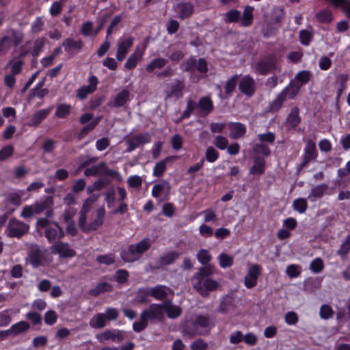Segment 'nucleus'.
Wrapping results in <instances>:
<instances>
[{
	"mask_svg": "<svg viewBox=\"0 0 350 350\" xmlns=\"http://www.w3.org/2000/svg\"><path fill=\"white\" fill-rule=\"evenodd\" d=\"M172 157H167L163 160L157 163L154 167L153 174L157 177L161 176L166 169L167 162L172 159Z\"/></svg>",
	"mask_w": 350,
	"mask_h": 350,
	"instance_id": "nucleus-38",
	"label": "nucleus"
},
{
	"mask_svg": "<svg viewBox=\"0 0 350 350\" xmlns=\"http://www.w3.org/2000/svg\"><path fill=\"white\" fill-rule=\"evenodd\" d=\"M29 224L12 217L6 227V234L10 238L20 239L29 232Z\"/></svg>",
	"mask_w": 350,
	"mask_h": 350,
	"instance_id": "nucleus-5",
	"label": "nucleus"
},
{
	"mask_svg": "<svg viewBox=\"0 0 350 350\" xmlns=\"http://www.w3.org/2000/svg\"><path fill=\"white\" fill-rule=\"evenodd\" d=\"M50 249L51 253L58 254L60 258H71L76 256V252L66 242L56 241Z\"/></svg>",
	"mask_w": 350,
	"mask_h": 350,
	"instance_id": "nucleus-7",
	"label": "nucleus"
},
{
	"mask_svg": "<svg viewBox=\"0 0 350 350\" xmlns=\"http://www.w3.org/2000/svg\"><path fill=\"white\" fill-rule=\"evenodd\" d=\"M167 61L163 57H158L152 59L146 67V70L148 72H153L155 69H161L163 68Z\"/></svg>",
	"mask_w": 350,
	"mask_h": 350,
	"instance_id": "nucleus-32",
	"label": "nucleus"
},
{
	"mask_svg": "<svg viewBox=\"0 0 350 350\" xmlns=\"http://www.w3.org/2000/svg\"><path fill=\"white\" fill-rule=\"evenodd\" d=\"M240 91L247 96H252L256 90L255 81L249 75L244 76L239 81Z\"/></svg>",
	"mask_w": 350,
	"mask_h": 350,
	"instance_id": "nucleus-12",
	"label": "nucleus"
},
{
	"mask_svg": "<svg viewBox=\"0 0 350 350\" xmlns=\"http://www.w3.org/2000/svg\"><path fill=\"white\" fill-rule=\"evenodd\" d=\"M174 10L178 14V18L185 20L193 15L194 13V5L189 1L180 2L174 6Z\"/></svg>",
	"mask_w": 350,
	"mask_h": 350,
	"instance_id": "nucleus-10",
	"label": "nucleus"
},
{
	"mask_svg": "<svg viewBox=\"0 0 350 350\" xmlns=\"http://www.w3.org/2000/svg\"><path fill=\"white\" fill-rule=\"evenodd\" d=\"M142 254L139 253L137 246L132 244L129 246L127 250H125L121 253L122 259L128 262H134L139 260Z\"/></svg>",
	"mask_w": 350,
	"mask_h": 350,
	"instance_id": "nucleus-18",
	"label": "nucleus"
},
{
	"mask_svg": "<svg viewBox=\"0 0 350 350\" xmlns=\"http://www.w3.org/2000/svg\"><path fill=\"white\" fill-rule=\"evenodd\" d=\"M213 268L211 265L204 266L199 269L198 273H196L193 276H199V279L202 281V278L204 277H208L213 273Z\"/></svg>",
	"mask_w": 350,
	"mask_h": 350,
	"instance_id": "nucleus-47",
	"label": "nucleus"
},
{
	"mask_svg": "<svg viewBox=\"0 0 350 350\" xmlns=\"http://www.w3.org/2000/svg\"><path fill=\"white\" fill-rule=\"evenodd\" d=\"M312 36L313 34L308 30H301L299 32L300 42L305 46H308L310 44Z\"/></svg>",
	"mask_w": 350,
	"mask_h": 350,
	"instance_id": "nucleus-55",
	"label": "nucleus"
},
{
	"mask_svg": "<svg viewBox=\"0 0 350 350\" xmlns=\"http://www.w3.org/2000/svg\"><path fill=\"white\" fill-rule=\"evenodd\" d=\"M150 142V135L148 133L134 135L131 139L126 141V144H128L126 152H131L139 146L147 144Z\"/></svg>",
	"mask_w": 350,
	"mask_h": 350,
	"instance_id": "nucleus-13",
	"label": "nucleus"
},
{
	"mask_svg": "<svg viewBox=\"0 0 350 350\" xmlns=\"http://www.w3.org/2000/svg\"><path fill=\"white\" fill-rule=\"evenodd\" d=\"M252 10L253 8L251 7H247L244 10L243 16L241 18V23L243 26L246 27L252 23L253 19Z\"/></svg>",
	"mask_w": 350,
	"mask_h": 350,
	"instance_id": "nucleus-42",
	"label": "nucleus"
},
{
	"mask_svg": "<svg viewBox=\"0 0 350 350\" xmlns=\"http://www.w3.org/2000/svg\"><path fill=\"white\" fill-rule=\"evenodd\" d=\"M134 38L133 37L126 38L120 40L118 44V50L116 52V59L118 61H122L127 55L129 49L133 44Z\"/></svg>",
	"mask_w": 350,
	"mask_h": 350,
	"instance_id": "nucleus-14",
	"label": "nucleus"
},
{
	"mask_svg": "<svg viewBox=\"0 0 350 350\" xmlns=\"http://www.w3.org/2000/svg\"><path fill=\"white\" fill-rule=\"evenodd\" d=\"M219 264L222 268H226L232 265L233 262L232 257L222 253L219 256Z\"/></svg>",
	"mask_w": 350,
	"mask_h": 350,
	"instance_id": "nucleus-57",
	"label": "nucleus"
},
{
	"mask_svg": "<svg viewBox=\"0 0 350 350\" xmlns=\"http://www.w3.org/2000/svg\"><path fill=\"white\" fill-rule=\"evenodd\" d=\"M208 344L202 338H198L191 342L190 345L191 350H206Z\"/></svg>",
	"mask_w": 350,
	"mask_h": 350,
	"instance_id": "nucleus-49",
	"label": "nucleus"
},
{
	"mask_svg": "<svg viewBox=\"0 0 350 350\" xmlns=\"http://www.w3.org/2000/svg\"><path fill=\"white\" fill-rule=\"evenodd\" d=\"M161 306L163 307V312H165L170 319H176L182 313L181 308L174 305L170 299H165Z\"/></svg>",
	"mask_w": 350,
	"mask_h": 350,
	"instance_id": "nucleus-16",
	"label": "nucleus"
},
{
	"mask_svg": "<svg viewBox=\"0 0 350 350\" xmlns=\"http://www.w3.org/2000/svg\"><path fill=\"white\" fill-rule=\"evenodd\" d=\"M89 85H85L77 91V96L81 99L83 100L85 99L88 94H92L94 92L97 87L98 84V79L95 76H91L89 78Z\"/></svg>",
	"mask_w": 350,
	"mask_h": 350,
	"instance_id": "nucleus-15",
	"label": "nucleus"
},
{
	"mask_svg": "<svg viewBox=\"0 0 350 350\" xmlns=\"http://www.w3.org/2000/svg\"><path fill=\"white\" fill-rule=\"evenodd\" d=\"M350 250V235H348L342 243L337 254L340 256H346Z\"/></svg>",
	"mask_w": 350,
	"mask_h": 350,
	"instance_id": "nucleus-52",
	"label": "nucleus"
},
{
	"mask_svg": "<svg viewBox=\"0 0 350 350\" xmlns=\"http://www.w3.org/2000/svg\"><path fill=\"white\" fill-rule=\"evenodd\" d=\"M96 126V122H91L90 124L85 126L80 131L77 135V138L79 140L82 139L85 136L88 135L89 132L92 131L95 126Z\"/></svg>",
	"mask_w": 350,
	"mask_h": 350,
	"instance_id": "nucleus-63",
	"label": "nucleus"
},
{
	"mask_svg": "<svg viewBox=\"0 0 350 350\" xmlns=\"http://www.w3.org/2000/svg\"><path fill=\"white\" fill-rule=\"evenodd\" d=\"M327 189L328 185L325 183L318 185L312 189L308 198L311 201H314L316 199L321 198L326 192Z\"/></svg>",
	"mask_w": 350,
	"mask_h": 350,
	"instance_id": "nucleus-28",
	"label": "nucleus"
},
{
	"mask_svg": "<svg viewBox=\"0 0 350 350\" xmlns=\"http://www.w3.org/2000/svg\"><path fill=\"white\" fill-rule=\"evenodd\" d=\"M29 324L26 321H20L13 325L10 328L12 335L16 336L29 329Z\"/></svg>",
	"mask_w": 350,
	"mask_h": 350,
	"instance_id": "nucleus-37",
	"label": "nucleus"
},
{
	"mask_svg": "<svg viewBox=\"0 0 350 350\" xmlns=\"http://www.w3.org/2000/svg\"><path fill=\"white\" fill-rule=\"evenodd\" d=\"M265 160L260 157L254 158V165L250 169V174L254 175H262L265 172Z\"/></svg>",
	"mask_w": 350,
	"mask_h": 350,
	"instance_id": "nucleus-27",
	"label": "nucleus"
},
{
	"mask_svg": "<svg viewBox=\"0 0 350 350\" xmlns=\"http://www.w3.org/2000/svg\"><path fill=\"white\" fill-rule=\"evenodd\" d=\"M214 326V322L208 314H196L184 329L185 334L189 337L207 336Z\"/></svg>",
	"mask_w": 350,
	"mask_h": 350,
	"instance_id": "nucleus-1",
	"label": "nucleus"
},
{
	"mask_svg": "<svg viewBox=\"0 0 350 350\" xmlns=\"http://www.w3.org/2000/svg\"><path fill=\"white\" fill-rule=\"evenodd\" d=\"M143 51L139 47H137L135 51L129 57L124 64V68L127 70L133 69L137 64L138 62L142 58Z\"/></svg>",
	"mask_w": 350,
	"mask_h": 350,
	"instance_id": "nucleus-23",
	"label": "nucleus"
},
{
	"mask_svg": "<svg viewBox=\"0 0 350 350\" xmlns=\"http://www.w3.org/2000/svg\"><path fill=\"white\" fill-rule=\"evenodd\" d=\"M301 88L291 80L288 86H286L270 104L271 111H278L282 106L284 102L287 99H293Z\"/></svg>",
	"mask_w": 350,
	"mask_h": 350,
	"instance_id": "nucleus-3",
	"label": "nucleus"
},
{
	"mask_svg": "<svg viewBox=\"0 0 350 350\" xmlns=\"http://www.w3.org/2000/svg\"><path fill=\"white\" fill-rule=\"evenodd\" d=\"M205 155L206 160L211 163L215 161L219 157L217 151L212 146L207 148Z\"/></svg>",
	"mask_w": 350,
	"mask_h": 350,
	"instance_id": "nucleus-60",
	"label": "nucleus"
},
{
	"mask_svg": "<svg viewBox=\"0 0 350 350\" xmlns=\"http://www.w3.org/2000/svg\"><path fill=\"white\" fill-rule=\"evenodd\" d=\"M316 16L319 22L323 23H329L332 20V14L327 10H322L317 13Z\"/></svg>",
	"mask_w": 350,
	"mask_h": 350,
	"instance_id": "nucleus-56",
	"label": "nucleus"
},
{
	"mask_svg": "<svg viewBox=\"0 0 350 350\" xmlns=\"http://www.w3.org/2000/svg\"><path fill=\"white\" fill-rule=\"evenodd\" d=\"M253 151L256 154H262L265 157L271 154L269 148L263 143L256 144L253 147Z\"/></svg>",
	"mask_w": 350,
	"mask_h": 350,
	"instance_id": "nucleus-43",
	"label": "nucleus"
},
{
	"mask_svg": "<svg viewBox=\"0 0 350 350\" xmlns=\"http://www.w3.org/2000/svg\"><path fill=\"white\" fill-rule=\"evenodd\" d=\"M169 288L166 287L165 286L157 285L154 287L149 288L148 294H149L150 296L154 297L157 300L165 301L167 295V290Z\"/></svg>",
	"mask_w": 350,
	"mask_h": 350,
	"instance_id": "nucleus-24",
	"label": "nucleus"
},
{
	"mask_svg": "<svg viewBox=\"0 0 350 350\" xmlns=\"http://www.w3.org/2000/svg\"><path fill=\"white\" fill-rule=\"evenodd\" d=\"M239 77V75H235L228 80L224 87L225 92L227 94H230L234 92L237 86Z\"/></svg>",
	"mask_w": 350,
	"mask_h": 350,
	"instance_id": "nucleus-41",
	"label": "nucleus"
},
{
	"mask_svg": "<svg viewBox=\"0 0 350 350\" xmlns=\"http://www.w3.org/2000/svg\"><path fill=\"white\" fill-rule=\"evenodd\" d=\"M164 319L165 315L161 304H152L148 308L142 312L140 320L133 323V328L135 332H140L147 327L148 321L152 323L155 321L161 322Z\"/></svg>",
	"mask_w": 350,
	"mask_h": 350,
	"instance_id": "nucleus-2",
	"label": "nucleus"
},
{
	"mask_svg": "<svg viewBox=\"0 0 350 350\" xmlns=\"http://www.w3.org/2000/svg\"><path fill=\"white\" fill-rule=\"evenodd\" d=\"M334 314L333 310L328 305H323L320 309V316L323 319H328Z\"/></svg>",
	"mask_w": 350,
	"mask_h": 350,
	"instance_id": "nucleus-61",
	"label": "nucleus"
},
{
	"mask_svg": "<svg viewBox=\"0 0 350 350\" xmlns=\"http://www.w3.org/2000/svg\"><path fill=\"white\" fill-rule=\"evenodd\" d=\"M62 46L66 52H70L72 49L80 51L83 46V42L81 39L75 40L72 38H68L63 41Z\"/></svg>",
	"mask_w": 350,
	"mask_h": 350,
	"instance_id": "nucleus-26",
	"label": "nucleus"
},
{
	"mask_svg": "<svg viewBox=\"0 0 350 350\" xmlns=\"http://www.w3.org/2000/svg\"><path fill=\"white\" fill-rule=\"evenodd\" d=\"M129 92L127 90H123L119 92L113 99V107H120L123 106L129 100Z\"/></svg>",
	"mask_w": 350,
	"mask_h": 350,
	"instance_id": "nucleus-34",
	"label": "nucleus"
},
{
	"mask_svg": "<svg viewBox=\"0 0 350 350\" xmlns=\"http://www.w3.org/2000/svg\"><path fill=\"white\" fill-rule=\"evenodd\" d=\"M310 72L308 70H303L299 72L295 77L293 79H292L295 83L299 85V86L301 88V87L307 83L310 78Z\"/></svg>",
	"mask_w": 350,
	"mask_h": 350,
	"instance_id": "nucleus-36",
	"label": "nucleus"
},
{
	"mask_svg": "<svg viewBox=\"0 0 350 350\" xmlns=\"http://www.w3.org/2000/svg\"><path fill=\"white\" fill-rule=\"evenodd\" d=\"M198 260L202 265H206L211 259V256L206 250H200L197 254Z\"/></svg>",
	"mask_w": 350,
	"mask_h": 350,
	"instance_id": "nucleus-58",
	"label": "nucleus"
},
{
	"mask_svg": "<svg viewBox=\"0 0 350 350\" xmlns=\"http://www.w3.org/2000/svg\"><path fill=\"white\" fill-rule=\"evenodd\" d=\"M299 109L297 107H293L286 119V125L291 129H295L301 121Z\"/></svg>",
	"mask_w": 350,
	"mask_h": 350,
	"instance_id": "nucleus-25",
	"label": "nucleus"
},
{
	"mask_svg": "<svg viewBox=\"0 0 350 350\" xmlns=\"http://www.w3.org/2000/svg\"><path fill=\"white\" fill-rule=\"evenodd\" d=\"M184 89V84L183 82L177 80L170 85V90L166 92L165 100L174 97L178 99L183 96V90Z\"/></svg>",
	"mask_w": 350,
	"mask_h": 350,
	"instance_id": "nucleus-21",
	"label": "nucleus"
},
{
	"mask_svg": "<svg viewBox=\"0 0 350 350\" xmlns=\"http://www.w3.org/2000/svg\"><path fill=\"white\" fill-rule=\"evenodd\" d=\"M96 338L100 342H104L107 340L120 342L123 340L122 333L120 331L106 330L96 335Z\"/></svg>",
	"mask_w": 350,
	"mask_h": 350,
	"instance_id": "nucleus-19",
	"label": "nucleus"
},
{
	"mask_svg": "<svg viewBox=\"0 0 350 350\" xmlns=\"http://www.w3.org/2000/svg\"><path fill=\"white\" fill-rule=\"evenodd\" d=\"M148 293V288H141L139 289L136 295L135 301L140 304L148 303V300L147 297L150 296Z\"/></svg>",
	"mask_w": 350,
	"mask_h": 350,
	"instance_id": "nucleus-54",
	"label": "nucleus"
},
{
	"mask_svg": "<svg viewBox=\"0 0 350 350\" xmlns=\"http://www.w3.org/2000/svg\"><path fill=\"white\" fill-rule=\"evenodd\" d=\"M107 317L103 313L96 314L90 321V325L94 329L103 328L106 325Z\"/></svg>",
	"mask_w": 350,
	"mask_h": 350,
	"instance_id": "nucleus-31",
	"label": "nucleus"
},
{
	"mask_svg": "<svg viewBox=\"0 0 350 350\" xmlns=\"http://www.w3.org/2000/svg\"><path fill=\"white\" fill-rule=\"evenodd\" d=\"M278 60L275 55L269 54L264 57L258 62L255 67V70L260 75H267L269 72L278 68Z\"/></svg>",
	"mask_w": 350,
	"mask_h": 350,
	"instance_id": "nucleus-6",
	"label": "nucleus"
},
{
	"mask_svg": "<svg viewBox=\"0 0 350 350\" xmlns=\"http://www.w3.org/2000/svg\"><path fill=\"white\" fill-rule=\"evenodd\" d=\"M293 207L299 213H304L308 208L307 201L305 198H297L293 201Z\"/></svg>",
	"mask_w": 350,
	"mask_h": 350,
	"instance_id": "nucleus-39",
	"label": "nucleus"
},
{
	"mask_svg": "<svg viewBox=\"0 0 350 350\" xmlns=\"http://www.w3.org/2000/svg\"><path fill=\"white\" fill-rule=\"evenodd\" d=\"M53 205V199L52 196H47L45 200L41 202H36L33 204L36 214H40L44 211L50 208Z\"/></svg>",
	"mask_w": 350,
	"mask_h": 350,
	"instance_id": "nucleus-29",
	"label": "nucleus"
},
{
	"mask_svg": "<svg viewBox=\"0 0 350 350\" xmlns=\"http://www.w3.org/2000/svg\"><path fill=\"white\" fill-rule=\"evenodd\" d=\"M96 260L100 264L110 265L115 262L114 255L112 254L98 256Z\"/></svg>",
	"mask_w": 350,
	"mask_h": 350,
	"instance_id": "nucleus-48",
	"label": "nucleus"
},
{
	"mask_svg": "<svg viewBox=\"0 0 350 350\" xmlns=\"http://www.w3.org/2000/svg\"><path fill=\"white\" fill-rule=\"evenodd\" d=\"M179 256V254L176 252H171L165 256L160 257V263L162 265H168L173 263Z\"/></svg>",
	"mask_w": 350,
	"mask_h": 350,
	"instance_id": "nucleus-40",
	"label": "nucleus"
},
{
	"mask_svg": "<svg viewBox=\"0 0 350 350\" xmlns=\"http://www.w3.org/2000/svg\"><path fill=\"white\" fill-rule=\"evenodd\" d=\"M112 289V286L107 282L98 283L96 287L90 291L89 294L92 296L96 297L100 293L109 292Z\"/></svg>",
	"mask_w": 350,
	"mask_h": 350,
	"instance_id": "nucleus-35",
	"label": "nucleus"
},
{
	"mask_svg": "<svg viewBox=\"0 0 350 350\" xmlns=\"http://www.w3.org/2000/svg\"><path fill=\"white\" fill-rule=\"evenodd\" d=\"M11 66V72L13 75H18L21 72L23 62L20 59H12L9 62Z\"/></svg>",
	"mask_w": 350,
	"mask_h": 350,
	"instance_id": "nucleus-50",
	"label": "nucleus"
},
{
	"mask_svg": "<svg viewBox=\"0 0 350 350\" xmlns=\"http://www.w3.org/2000/svg\"><path fill=\"white\" fill-rule=\"evenodd\" d=\"M70 112V106L66 104H61L57 106L55 116L59 118L66 117Z\"/></svg>",
	"mask_w": 350,
	"mask_h": 350,
	"instance_id": "nucleus-45",
	"label": "nucleus"
},
{
	"mask_svg": "<svg viewBox=\"0 0 350 350\" xmlns=\"http://www.w3.org/2000/svg\"><path fill=\"white\" fill-rule=\"evenodd\" d=\"M12 44V39L8 36H5L0 40V53H5L8 52Z\"/></svg>",
	"mask_w": 350,
	"mask_h": 350,
	"instance_id": "nucleus-51",
	"label": "nucleus"
},
{
	"mask_svg": "<svg viewBox=\"0 0 350 350\" xmlns=\"http://www.w3.org/2000/svg\"><path fill=\"white\" fill-rule=\"evenodd\" d=\"M51 109H44L37 111L29 120L27 125L29 126L37 127L51 113Z\"/></svg>",
	"mask_w": 350,
	"mask_h": 350,
	"instance_id": "nucleus-20",
	"label": "nucleus"
},
{
	"mask_svg": "<svg viewBox=\"0 0 350 350\" xmlns=\"http://www.w3.org/2000/svg\"><path fill=\"white\" fill-rule=\"evenodd\" d=\"M230 129V137L233 139H239L243 137L246 133V128L244 124L240 122H231L228 124Z\"/></svg>",
	"mask_w": 350,
	"mask_h": 350,
	"instance_id": "nucleus-22",
	"label": "nucleus"
},
{
	"mask_svg": "<svg viewBox=\"0 0 350 350\" xmlns=\"http://www.w3.org/2000/svg\"><path fill=\"white\" fill-rule=\"evenodd\" d=\"M29 257L33 267H36L42 264V252L39 248H33L29 254Z\"/></svg>",
	"mask_w": 350,
	"mask_h": 350,
	"instance_id": "nucleus-30",
	"label": "nucleus"
},
{
	"mask_svg": "<svg viewBox=\"0 0 350 350\" xmlns=\"http://www.w3.org/2000/svg\"><path fill=\"white\" fill-rule=\"evenodd\" d=\"M317 156L316 144L313 141L309 140L305 147L303 161L299 164L298 170H301L304 168L309 162L315 159Z\"/></svg>",
	"mask_w": 350,
	"mask_h": 350,
	"instance_id": "nucleus-8",
	"label": "nucleus"
},
{
	"mask_svg": "<svg viewBox=\"0 0 350 350\" xmlns=\"http://www.w3.org/2000/svg\"><path fill=\"white\" fill-rule=\"evenodd\" d=\"M197 105L204 112V115L210 113L213 109V102L211 99L207 96L202 97Z\"/></svg>",
	"mask_w": 350,
	"mask_h": 350,
	"instance_id": "nucleus-33",
	"label": "nucleus"
},
{
	"mask_svg": "<svg viewBox=\"0 0 350 350\" xmlns=\"http://www.w3.org/2000/svg\"><path fill=\"white\" fill-rule=\"evenodd\" d=\"M286 272L290 278H297L300 275L301 267L297 265H290L287 267Z\"/></svg>",
	"mask_w": 350,
	"mask_h": 350,
	"instance_id": "nucleus-59",
	"label": "nucleus"
},
{
	"mask_svg": "<svg viewBox=\"0 0 350 350\" xmlns=\"http://www.w3.org/2000/svg\"><path fill=\"white\" fill-rule=\"evenodd\" d=\"M199 276H193L191 278V284L193 288L203 297H207L210 291H216L219 287L217 281L210 278H206L201 281Z\"/></svg>",
	"mask_w": 350,
	"mask_h": 350,
	"instance_id": "nucleus-4",
	"label": "nucleus"
},
{
	"mask_svg": "<svg viewBox=\"0 0 350 350\" xmlns=\"http://www.w3.org/2000/svg\"><path fill=\"white\" fill-rule=\"evenodd\" d=\"M97 175L100 176H109L117 180L118 181H122V177L120 173L114 170L109 169L106 163L102 162L96 165Z\"/></svg>",
	"mask_w": 350,
	"mask_h": 350,
	"instance_id": "nucleus-17",
	"label": "nucleus"
},
{
	"mask_svg": "<svg viewBox=\"0 0 350 350\" xmlns=\"http://www.w3.org/2000/svg\"><path fill=\"white\" fill-rule=\"evenodd\" d=\"M36 214V211L33 205L25 206L21 211V216L23 218H31Z\"/></svg>",
	"mask_w": 350,
	"mask_h": 350,
	"instance_id": "nucleus-64",
	"label": "nucleus"
},
{
	"mask_svg": "<svg viewBox=\"0 0 350 350\" xmlns=\"http://www.w3.org/2000/svg\"><path fill=\"white\" fill-rule=\"evenodd\" d=\"M197 103L194 101H193L191 99H189L187 102V108L183 112V114L180 117V120L187 118H189L191 114L193 113L194 109L197 107Z\"/></svg>",
	"mask_w": 350,
	"mask_h": 350,
	"instance_id": "nucleus-46",
	"label": "nucleus"
},
{
	"mask_svg": "<svg viewBox=\"0 0 350 350\" xmlns=\"http://www.w3.org/2000/svg\"><path fill=\"white\" fill-rule=\"evenodd\" d=\"M258 139L261 142V143L267 142L269 144H273L275 136L273 133L267 132L266 133L258 135Z\"/></svg>",
	"mask_w": 350,
	"mask_h": 350,
	"instance_id": "nucleus-62",
	"label": "nucleus"
},
{
	"mask_svg": "<svg viewBox=\"0 0 350 350\" xmlns=\"http://www.w3.org/2000/svg\"><path fill=\"white\" fill-rule=\"evenodd\" d=\"M241 19V12L237 10H230L225 14V21L236 23Z\"/></svg>",
	"mask_w": 350,
	"mask_h": 350,
	"instance_id": "nucleus-44",
	"label": "nucleus"
},
{
	"mask_svg": "<svg viewBox=\"0 0 350 350\" xmlns=\"http://www.w3.org/2000/svg\"><path fill=\"white\" fill-rule=\"evenodd\" d=\"M52 224L56 228L47 227L44 231L45 237L50 243L55 241L56 239L60 240L65 236L63 228L57 221H53Z\"/></svg>",
	"mask_w": 350,
	"mask_h": 350,
	"instance_id": "nucleus-11",
	"label": "nucleus"
},
{
	"mask_svg": "<svg viewBox=\"0 0 350 350\" xmlns=\"http://www.w3.org/2000/svg\"><path fill=\"white\" fill-rule=\"evenodd\" d=\"M261 267L257 264L252 265L250 267L244 279V284L247 288H252L257 284V279L261 274Z\"/></svg>",
	"mask_w": 350,
	"mask_h": 350,
	"instance_id": "nucleus-9",
	"label": "nucleus"
},
{
	"mask_svg": "<svg viewBox=\"0 0 350 350\" xmlns=\"http://www.w3.org/2000/svg\"><path fill=\"white\" fill-rule=\"evenodd\" d=\"M324 267L323 262L321 258H317L312 260L310 265V269L314 273H320Z\"/></svg>",
	"mask_w": 350,
	"mask_h": 350,
	"instance_id": "nucleus-53",
	"label": "nucleus"
}]
</instances>
